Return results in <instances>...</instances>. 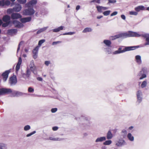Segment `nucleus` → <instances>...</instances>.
I'll return each mask as SVG.
<instances>
[{
    "label": "nucleus",
    "instance_id": "obj_21",
    "mask_svg": "<svg viewBox=\"0 0 149 149\" xmlns=\"http://www.w3.org/2000/svg\"><path fill=\"white\" fill-rule=\"evenodd\" d=\"M113 137V134L111 133V130H109L107 134V139L108 140L111 139Z\"/></svg>",
    "mask_w": 149,
    "mask_h": 149
},
{
    "label": "nucleus",
    "instance_id": "obj_36",
    "mask_svg": "<svg viewBox=\"0 0 149 149\" xmlns=\"http://www.w3.org/2000/svg\"><path fill=\"white\" fill-rule=\"evenodd\" d=\"M108 2L107 3V4L109 6H111V3L114 4L116 2V0H108Z\"/></svg>",
    "mask_w": 149,
    "mask_h": 149
},
{
    "label": "nucleus",
    "instance_id": "obj_54",
    "mask_svg": "<svg viewBox=\"0 0 149 149\" xmlns=\"http://www.w3.org/2000/svg\"><path fill=\"white\" fill-rule=\"evenodd\" d=\"M26 0H19V3L24 4L26 3Z\"/></svg>",
    "mask_w": 149,
    "mask_h": 149
},
{
    "label": "nucleus",
    "instance_id": "obj_7",
    "mask_svg": "<svg viewBox=\"0 0 149 149\" xmlns=\"http://www.w3.org/2000/svg\"><path fill=\"white\" fill-rule=\"evenodd\" d=\"M80 119L84 120V123H83V125L85 127L89 126L90 125V123L89 120L88 118L86 117L85 115H81Z\"/></svg>",
    "mask_w": 149,
    "mask_h": 149
},
{
    "label": "nucleus",
    "instance_id": "obj_38",
    "mask_svg": "<svg viewBox=\"0 0 149 149\" xmlns=\"http://www.w3.org/2000/svg\"><path fill=\"white\" fill-rule=\"evenodd\" d=\"M147 85V82L146 81H143L141 85V87L142 88H143L146 87Z\"/></svg>",
    "mask_w": 149,
    "mask_h": 149
},
{
    "label": "nucleus",
    "instance_id": "obj_9",
    "mask_svg": "<svg viewBox=\"0 0 149 149\" xmlns=\"http://www.w3.org/2000/svg\"><path fill=\"white\" fill-rule=\"evenodd\" d=\"M22 15L19 14V19L21 22L22 23H25L30 22L31 20V16L21 18Z\"/></svg>",
    "mask_w": 149,
    "mask_h": 149
},
{
    "label": "nucleus",
    "instance_id": "obj_60",
    "mask_svg": "<svg viewBox=\"0 0 149 149\" xmlns=\"http://www.w3.org/2000/svg\"><path fill=\"white\" fill-rule=\"evenodd\" d=\"M121 17L122 19L123 20H125L126 19V17L124 15H121Z\"/></svg>",
    "mask_w": 149,
    "mask_h": 149
},
{
    "label": "nucleus",
    "instance_id": "obj_53",
    "mask_svg": "<svg viewBox=\"0 0 149 149\" xmlns=\"http://www.w3.org/2000/svg\"><path fill=\"white\" fill-rule=\"evenodd\" d=\"M61 42L60 41H54L52 43V45H55L59 43H61Z\"/></svg>",
    "mask_w": 149,
    "mask_h": 149
},
{
    "label": "nucleus",
    "instance_id": "obj_64",
    "mask_svg": "<svg viewBox=\"0 0 149 149\" xmlns=\"http://www.w3.org/2000/svg\"><path fill=\"white\" fill-rule=\"evenodd\" d=\"M80 8V6L79 5H78L77 6L76 9L77 10H78Z\"/></svg>",
    "mask_w": 149,
    "mask_h": 149
},
{
    "label": "nucleus",
    "instance_id": "obj_37",
    "mask_svg": "<svg viewBox=\"0 0 149 149\" xmlns=\"http://www.w3.org/2000/svg\"><path fill=\"white\" fill-rule=\"evenodd\" d=\"M112 141L110 140H108L106 141L103 143V144L105 145H109L111 144Z\"/></svg>",
    "mask_w": 149,
    "mask_h": 149
},
{
    "label": "nucleus",
    "instance_id": "obj_39",
    "mask_svg": "<svg viewBox=\"0 0 149 149\" xmlns=\"http://www.w3.org/2000/svg\"><path fill=\"white\" fill-rule=\"evenodd\" d=\"M111 12V11L110 10H107L104 11L103 12V14L104 15L107 16L109 15Z\"/></svg>",
    "mask_w": 149,
    "mask_h": 149
},
{
    "label": "nucleus",
    "instance_id": "obj_42",
    "mask_svg": "<svg viewBox=\"0 0 149 149\" xmlns=\"http://www.w3.org/2000/svg\"><path fill=\"white\" fill-rule=\"evenodd\" d=\"M31 128L30 126L29 125H26L24 127V130L25 131H27L30 130Z\"/></svg>",
    "mask_w": 149,
    "mask_h": 149
},
{
    "label": "nucleus",
    "instance_id": "obj_56",
    "mask_svg": "<svg viewBox=\"0 0 149 149\" xmlns=\"http://www.w3.org/2000/svg\"><path fill=\"white\" fill-rule=\"evenodd\" d=\"M50 63V61H45V64L46 65L48 66L49 65Z\"/></svg>",
    "mask_w": 149,
    "mask_h": 149
},
{
    "label": "nucleus",
    "instance_id": "obj_30",
    "mask_svg": "<svg viewBox=\"0 0 149 149\" xmlns=\"http://www.w3.org/2000/svg\"><path fill=\"white\" fill-rule=\"evenodd\" d=\"M49 139L53 141H62L64 139L63 138H54L52 137H50Z\"/></svg>",
    "mask_w": 149,
    "mask_h": 149
},
{
    "label": "nucleus",
    "instance_id": "obj_49",
    "mask_svg": "<svg viewBox=\"0 0 149 149\" xmlns=\"http://www.w3.org/2000/svg\"><path fill=\"white\" fill-rule=\"evenodd\" d=\"M35 66V65H34V62L32 60H31V61L30 62V64L29 65L30 67H31L32 66Z\"/></svg>",
    "mask_w": 149,
    "mask_h": 149
},
{
    "label": "nucleus",
    "instance_id": "obj_4",
    "mask_svg": "<svg viewBox=\"0 0 149 149\" xmlns=\"http://www.w3.org/2000/svg\"><path fill=\"white\" fill-rule=\"evenodd\" d=\"M23 11V15L26 16H31L33 15L35 12V11L34 10L33 7H27Z\"/></svg>",
    "mask_w": 149,
    "mask_h": 149
},
{
    "label": "nucleus",
    "instance_id": "obj_43",
    "mask_svg": "<svg viewBox=\"0 0 149 149\" xmlns=\"http://www.w3.org/2000/svg\"><path fill=\"white\" fill-rule=\"evenodd\" d=\"M13 10L11 9V8H9L7 9V13L8 14H10L11 13H13Z\"/></svg>",
    "mask_w": 149,
    "mask_h": 149
},
{
    "label": "nucleus",
    "instance_id": "obj_25",
    "mask_svg": "<svg viewBox=\"0 0 149 149\" xmlns=\"http://www.w3.org/2000/svg\"><path fill=\"white\" fill-rule=\"evenodd\" d=\"M48 26L44 27L43 28L40 29L36 33L37 34H39L42 32H43L45 31V30H46L48 28Z\"/></svg>",
    "mask_w": 149,
    "mask_h": 149
},
{
    "label": "nucleus",
    "instance_id": "obj_16",
    "mask_svg": "<svg viewBox=\"0 0 149 149\" xmlns=\"http://www.w3.org/2000/svg\"><path fill=\"white\" fill-rule=\"evenodd\" d=\"M31 73V72L29 68H27L26 71V73L25 74L22 73V74L23 77L25 79H26L28 78L29 77Z\"/></svg>",
    "mask_w": 149,
    "mask_h": 149
},
{
    "label": "nucleus",
    "instance_id": "obj_59",
    "mask_svg": "<svg viewBox=\"0 0 149 149\" xmlns=\"http://www.w3.org/2000/svg\"><path fill=\"white\" fill-rule=\"evenodd\" d=\"M22 62V59L20 57H19V69L20 68V65Z\"/></svg>",
    "mask_w": 149,
    "mask_h": 149
},
{
    "label": "nucleus",
    "instance_id": "obj_17",
    "mask_svg": "<svg viewBox=\"0 0 149 149\" xmlns=\"http://www.w3.org/2000/svg\"><path fill=\"white\" fill-rule=\"evenodd\" d=\"M10 17L8 15L4 16L2 18L3 21L4 22H12L10 20Z\"/></svg>",
    "mask_w": 149,
    "mask_h": 149
},
{
    "label": "nucleus",
    "instance_id": "obj_13",
    "mask_svg": "<svg viewBox=\"0 0 149 149\" xmlns=\"http://www.w3.org/2000/svg\"><path fill=\"white\" fill-rule=\"evenodd\" d=\"M39 48V46H37L33 50V57L34 59H35L37 57Z\"/></svg>",
    "mask_w": 149,
    "mask_h": 149
},
{
    "label": "nucleus",
    "instance_id": "obj_32",
    "mask_svg": "<svg viewBox=\"0 0 149 149\" xmlns=\"http://www.w3.org/2000/svg\"><path fill=\"white\" fill-rule=\"evenodd\" d=\"M7 145L2 143H0V149H7Z\"/></svg>",
    "mask_w": 149,
    "mask_h": 149
},
{
    "label": "nucleus",
    "instance_id": "obj_15",
    "mask_svg": "<svg viewBox=\"0 0 149 149\" xmlns=\"http://www.w3.org/2000/svg\"><path fill=\"white\" fill-rule=\"evenodd\" d=\"M96 7L98 12L100 13L102 12V10H105L108 9L109 8L108 7L100 6H97Z\"/></svg>",
    "mask_w": 149,
    "mask_h": 149
},
{
    "label": "nucleus",
    "instance_id": "obj_10",
    "mask_svg": "<svg viewBox=\"0 0 149 149\" xmlns=\"http://www.w3.org/2000/svg\"><path fill=\"white\" fill-rule=\"evenodd\" d=\"M11 69L5 71L1 74L3 77V80L4 82H5L7 80L9 73L10 72Z\"/></svg>",
    "mask_w": 149,
    "mask_h": 149
},
{
    "label": "nucleus",
    "instance_id": "obj_34",
    "mask_svg": "<svg viewBox=\"0 0 149 149\" xmlns=\"http://www.w3.org/2000/svg\"><path fill=\"white\" fill-rule=\"evenodd\" d=\"M12 93L11 96L12 97H15L18 96L19 94V91H14L11 93Z\"/></svg>",
    "mask_w": 149,
    "mask_h": 149
},
{
    "label": "nucleus",
    "instance_id": "obj_11",
    "mask_svg": "<svg viewBox=\"0 0 149 149\" xmlns=\"http://www.w3.org/2000/svg\"><path fill=\"white\" fill-rule=\"evenodd\" d=\"M37 3V0H31L25 4L26 7H33L36 5Z\"/></svg>",
    "mask_w": 149,
    "mask_h": 149
},
{
    "label": "nucleus",
    "instance_id": "obj_14",
    "mask_svg": "<svg viewBox=\"0 0 149 149\" xmlns=\"http://www.w3.org/2000/svg\"><path fill=\"white\" fill-rule=\"evenodd\" d=\"M17 30L16 29H11L7 30V34L10 35H13L16 34Z\"/></svg>",
    "mask_w": 149,
    "mask_h": 149
},
{
    "label": "nucleus",
    "instance_id": "obj_22",
    "mask_svg": "<svg viewBox=\"0 0 149 149\" xmlns=\"http://www.w3.org/2000/svg\"><path fill=\"white\" fill-rule=\"evenodd\" d=\"M10 17L13 19H19V13H12Z\"/></svg>",
    "mask_w": 149,
    "mask_h": 149
},
{
    "label": "nucleus",
    "instance_id": "obj_20",
    "mask_svg": "<svg viewBox=\"0 0 149 149\" xmlns=\"http://www.w3.org/2000/svg\"><path fill=\"white\" fill-rule=\"evenodd\" d=\"M103 43L108 47H110L111 42V41L108 40H104L103 41Z\"/></svg>",
    "mask_w": 149,
    "mask_h": 149
},
{
    "label": "nucleus",
    "instance_id": "obj_40",
    "mask_svg": "<svg viewBox=\"0 0 149 149\" xmlns=\"http://www.w3.org/2000/svg\"><path fill=\"white\" fill-rule=\"evenodd\" d=\"M45 41V39H42L40 40L38 43V46H39V47Z\"/></svg>",
    "mask_w": 149,
    "mask_h": 149
},
{
    "label": "nucleus",
    "instance_id": "obj_12",
    "mask_svg": "<svg viewBox=\"0 0 149 149\" xmlns=\"http://www.w3.org/2000/svg\"><path fill=\"white\" fill-rule=\"evenodd\" d=\"M126 144V142L123 139H119L116 141V145L118 147H121Z\"/></svg>",
    "mask_w": 149,
    "mask_h": 149
},
{
    "label": "nucleus",
    "instance_id": "obj_1",
    "mask_svg": "<svg viewBox=\"0 0 149 149\" xmlns=\"http://www.w3.org/2000/svg\"><path fill=\"white\" fill-rule=\"evenodd\" d=\"M119 34L120 38H123L130 37H138L141 36L145 39L146 42L144 43V45H149V33H144L140 35L136 32L129 31L126 32L121 33Z\"/></svg>",
    "mask_w": 149,
    "mask_h": 149
},
{
    "label": "nucleus",
    "instance_id": "obj_18",
    "mask_svg": "<svg viewBox=\"0 0 149 149\" xmlns=\"http://www.w3.org/2000/svg\"><path fill=\"white\" fill-rule=\"evenodd\" d=\"M135 61L139 65L141 64L142 61L141 57L139 55H136L135 56Z\"/></svg>",
    "mask_w": 149,
    "mask_h": 149
},
{
    "label": "nucleus",
    "instance_id": "obj_2",
    "mask_svg": "<svg viewBox=\"0 0 149 149\" xmlns=\"http://www.w3.org/2000/svg\"><path fill=\"white\" fill-rule=\"evenodd\" d=\"M139 47V46H121L118 49V50L119 52L123 51V53L126 52L130 51L135 49H136Z\"/></svg>",
    "mask_w": 149,
    "mask_h": 149
},
{
    "label": "nucleus",
    "instance_id": "obj_8",
    "mask_svg": "<svg viewBox=\"0 0 149 149\" xmlns=\"http://www.w3.org/2000/svg\"><path fill=\"white\" fill-rule=\"evenodd\" d=\"M137 101L136 104L137 105L139 104L142 100V93L141 91H138L136 93Z\"/></svg>",
    "mask_w": 149,
    "mask_h": 149
},
{
    "label": "nucleus",
    "instance_id": "obj_46",
    "mask_svg": "<svg viewBox=\"0 0 149 149\" xmlns=\"http://www.w3.org/2000/svg\"><path fill=\"white\" fill-rule=\"evenodd\" d=\"M130 15H136L138 14V13L136 12L131 11L130 12Z\"/></svg>",
    "mask_w": 149,
    "mask_h": 149
},
{
    "label": "nucleus",
    "instance_id": "obj_57",
    "mask_svg": "<svg viewBox=\"0 0 149 149\" xmlns=\"http://www.w3.org/2000/svg\"><path fill=\"white\" fill-rule=\"evenodd\" d=\"M58 129V127L57 126H54L52 127V130L54 131H56Z\"/></svg>",
    "mask_w": 149,
    "mask_h": 149
},
{
    "label": "nucleus",
    "instance_id": "obj_61",
    "mask_svg": "<svg viewBox=\"0 0 149 149\" xmlns=\"http://www.w3.org/2000/svg\"><path fill=\"white\" fill-rule=\"evenodd\" d=\"M22 23H21L19 22V29L23 27L24 26V25Z\"/></svg>",
    "mask_w": 149,
    "mask_h": 149
},
{
    "label": "nucleus",
    "instance_id": "obj_48",
    "mask_svg": "<svg viewBox=\"0 0 149 149\" xmlns=\"http://www.w3.org/2000/svg\"><path fill=\"white\" fill-rule=\"evenodd\" d=\"M122 133L124 134L123 136L124 137L127 134V132L126 130H122Z\"/></svg>",
    "mask_w": 149,
    "mask_h": 149
},
{
    "label": "nucleus",
    "instance_id": "obj_19",
    "mask_svg": "<svg viewBox=\"0 0 149 149\" xmlns=\"http://www.w3.org/2000/svg\"><path fill=\"white\" fill-rule=\"evenodd\" d=\"M106 138L105 136H102L98 137L95 140V142L98 143L99 142H102L104 141H105Z\"/></svg>",
    "mask_w": 149,
    "mask_h": 149
},
{
    "label": "nucleus",
    "instance_id": "obj_23",
    "mask_svg": "<svg viewBox=\"0 0 149 149\" xmlns=\"http://www.w3.org/2000/svg\"><path fill=\"white\" fill-rule=\"evenodd\" d=\"M145 7L143 6H139L135 8V10L137 12H139L141 10H144Z\"/></svg>",
    "mask_w": 149,
    "mask_h": 149
},
{
    "label": "nucleus",
    "instance_id": "obj_29",
    "mask_svg": "<svg viewBox=\"0 0 149 149\" xmlns=\"http://www.w3.org/2000/svg\"><path fill=\"white\" fill-rule=\"evenodd\" d=\"M127 137L129 140L131 141H133L134 140V137L132 136L131 133L128 134Z\"/></svg>",
    "mask_w": 149,
    "mask_h": 149
},
{
    "label": "nucleus",
    "instance_id": "obj_47",
    "mask_svg": "<svg viewBox=\"0 0 149 149\" xmlns=\"http://www.w3.org/2000/svg\"><path fill=\"white\" fill-rule=\"evenodd\" d=\"M36 133V131H33V132L27 134L26 136L27 137L30 136H31L33 135V134H35Z\"/></svg>",
    "mask_w": 149,
    "mask_h": 149
},
{
    "label": "nucleus",
    "instance_id": "obj_28",
    "mask_svg": "<svg viewBox=\"0 0 149 149\" xmlns=\"http://www.w3.org/2000/svg\"><path fill=\"white\" fill-rule=\"evenodd\" d=\"M92 29L91 28L86 27L82 31L83 33H86L88 32H91Z\"/></svg>",
    "mask_w": 149,
    "mask_h": 149
},
{
    "label": "nucleus",
    "instance_id": "obj_31",
    "mask_svg": "<svg viewBox=\"0 0 149 149\" xmlns=\"http://www.w3.org/2000/svg\"><path fill=\"white\" fill-rule=\"evenodd\" d=\"M109 47H107V48H103V49L104 51L108 53V54H110L111 53V49L109 48Z\"/></svg>",
    "mask_w": 149,
    "mask_h": 149
},
{
    "label": "nucleus",
    "instance_id": "obj_55",
    "mask_svg": "<svg viewBox=\"0 0 149 149\" xmlns=\"http://www.w3.org/2000/svg\"><path fill=\"white\" fill-rule=\"evenodd\" d=\"M117 14L118 12L117 11H114L111 14L110 16H115L117 15Z\"/></svg>",
    "mask_w": 149,
    "mask_h": 149
},
{
    "label": "nucleus",
    "instance_id": "obj_5",
    "mask_svg": "<svg viewBox=\"0 0 149 149\" xmlns=\"http://www.w3.org/2000/svg\"><path fill=\"white\" fill-rule=\"evenodd\" d=\"M12 92V90L9 88H0V96L9 94Z\"/></svg>",
    "mask_w": 149,
    "mask_h": 149
},
{
    "label": "nucleus",
    "instance_id": "obj_63",
    "mask_svg": "<svg viewBox=\"0 0 149 149\" xmlns=\"http://www.w3.org/2000/svg\"><path fill=\"white\" fill-rule=\"evenodd\" d=\"M110 39L111 40H115L114 36H111L110 37Z\"/></svg>",
    "mask_w": 149,
    "mask_h": 149
},
{
    "label": "nucleus",
    "instance_id": "obj_44",
    "mask_svg": "<svg viewBox=\"0 0 149 149\" xmlns=\"http://www.w3.org/2000/svg\"><path fill=\"white\" fill-rule=\"evenodd\" d=\"M15 69L16 72L17 73L19 70V58H18V61L17 64Z\"/></svg>",
    "mask_w": 149,
    "mask_h": 149
},
{
    "label": "nucleus",
    "instance_id": "obj_52",
    "mask_svg": "<svg viewBox=\"0 0 149 149\" xmlns=\"http://www.w3.org/2000/svg\"><path fill=\"white\" fill-rule=\"evenodd\" d=\"M17 6L16 8H13V9L15 10L17 12H19V3L17 4Z\"/></svg>",
    "mask_w": 149,
    "mask_h": 149
},
{
    "label": "nucleus",
    "instance_id": "obj_33",
    "mask_svg": "<svg viewBox=\"0 0 149 149\" xmlns=\"http://www.w3.org/2000/svg\"><path fill=\"white\" fill-rule=\"evenodd\" d=\"M30 69L33 73L35 74H36L37 73L36 70V67L35 66L30 67Z\"/></svg>",
    "mask_w": 149,
    "mask_h": 149
},
{
    "label": "nucleus",
    "instance_id": "obj_58",
    "mask_svg": "<svg viewBox=\"0 0 149 149\" xmlns=\"http://www.w3.org/2000/svg\"><path fill=\"white\" fill-rule=\"evenodd\" d=\"M114 38H115V39L120 38V34H117L116 35L114 36Z\"/></svg>",
    "mask_w": 149,
    "mask_h": 149
},
{
    "label": "nucleus",
    "instance_id": "obj_3",
    "mask_svg": "<svg viewBox=\"0 0 149 149\" xmlns=\"http://www.w3.org/2000/svg\"><path fill=\"white\" fill-rule=\"evenodd\" d=\"M148 73L147 69L146 68H143L138 73L137 76L139 77V79L142 80L147 77Z\"/></svg>",
    "mask_w": 149,
    "mask_h": 149
},
{
    "label": "nucleus",
    "instance_id": "obj_24",
    "mask_svg": "<svg viewBox=\"0 0 149 149\" xmlns=\"http://www.w3.org/2000/svg\"><path fill=\"white\" fill-rule=\"evenodd\" d=\"M64 26H61L57 28L54 29L52 30V31L54 32H58L61 30L63 29Z\"/></svg>",
    "mask_w": 149,
    "mask_h": 149
},
{
    "label": "nucleus",
    "instance_id": "obj_45",
    "mask_svg": "<svg viewBox=\"0 0 149 149\" xmlns=\"http://www.w3.org/2000/svg\"><path fill=\"white\" fill-rule=\"evenodd\" d=\"M28 91L30 93H33L34 91V89L32 87H30L28 88Z\"/></svg>",
    "mask_w": 149,
    "mask_h": 149
},
{
    "label": "nucleus",
    "instance_id": "obj_41",
    "mask_svg": "<svg viewBox=\"0 0 149 149\" xmlns=\"http://www.w3.org/2000/svg\"><path fill=\"white\" fill-rule=\"evenodd\" d=\"M75 33V32H67V33H64L63 34V35H72Z\"/></svg>",
    "mask_w": 149,
    "mask_h": 149
},
{
    "label": "nucleus",
    "instance_id": "obj_35",
    "mask_svg": "<svg viewBox=\"0 0 149 149\" xmlns=\"http://www.w3.org/2000/svg\"><path fill=\"white\" fill-rule=\"evenodd\" d=\"M13 24L15 25L16 27L19 28V21L15 20L12 22V24Z\"/></svg>",
    "mask_w": 149,
    "mask_h": 149
},
{
    "label": "nucleus",
    "instance_id": "obj_26",
    "mask_svg": "<svg viewBox=\"0 0 149 149\" xmlns=\"http://www.w3.org/2000/svg\"><path fill=\"white\" fill-rule=\"evenodd\" d=\"M3 3H2V6H9L10 4V1L8 0H6V1L5 0H2Z\"/></svg>",
    "mask_w": 149,
    "mask_h": 149
},
{
    "label": "nucleus",
    "instance_id": "obj_6",
    "mask_svg": "<svg viewBox=\"0 0 149 149\" xmlns=\"http://www.w3.org/2000/svg\"><path fill=\"white\" fill-rule=\"evenodd\" d=\"M17 82L16 76L14 74L13 75L9 78V83L11 86H14L16 85Z\"/></svg>",
    "mask_w": 149,
    "mask_h": 149
},
{
    "label": "nucleus",
    "instance_id": "obj_51",
    "mask_svg": "<svg viewBox=\"0 0 149 149\" xmlns=\"http://www.w3.org/2000/svg\"><path fill=\"white\" fill-rule=\"evenodd\" d=\"M57 110V109L56 108H52L51 110L52 113H54L56 112Z\"/></svg>",
    "mask_w": 149,
    "mask_h": 149
},
{
    "label": "nucleus",
    "instance_id": "obj_27",
    "mask_svg": "<svg viewBox=\"0 0 149 149\" xmlns=\"http://www.w3.org/2000/svg\"><path fill=\"white\" fill-rule=\"evenodd\" d=\"M12 24V22H5V23H3L1 24L3 27H5L8 26V25L11 26Z\"/></svg>",
    "mask_w": 149,
    "mask_h": 149
},
{
    "label": "nucleus",
    "instance_id": "obj_50",
    "mask_svg": "<svg viewBox=\"0 0 149 149\" xmlns=\"http://www.w3.org/2000/svg\"><path fill=\"white\" fill-rule=\"evenodd\" d=\"M123 51H122V52H119L118 50L116 51L113 52V54H119L120 53H123Z\"/></svg>",
    "mask_w": 149,
    "mask_h": 149
},
{
    "label": "nucleus",
    "instance_id": "obj_62",
    "mask_svg": "<svg viewBox=\"0 0 149 149\" xmlns=\"http://www.w3.org/2000/svg\"><path fill=\"white\" fill-rule=\"evenodd\" d=\"M37 79L39 81H41L42 80V78L41 77H38L37 78Z\"/></svg>",
    "mask_w": 149,
    "mask_h": 149
}]
</instances>
